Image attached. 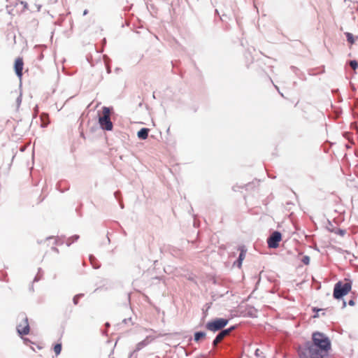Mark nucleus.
<instances>
[{"instance_id": "obj_1", "label": "nucleus", "mask_w": 358, "mask_h": 358, "mask_svg": "<svg viewBox=\"0 0 358 358\" xmlns=\"http://www.w3.org/2000/svg\"><path fill=\"white\" fill-rule=\"evenodd\" d=\"M331 348L330 338L324 333L314 331L310 341L298 348L299 358H329Z\"/></svg>"}, {"instance_id": "obj_2", "label": "nucleus", "mask_w": 358, "mask_h": 358, "mask_svg": "<svg viewBox=\"0 0 358 358\" xmlns=\"http://www.w3.org/2000/svg\"><path fill=\"white\" fill-rule=\"evenodd\" d=\"M352 282L349 279H345V282L338 281L334 287L333 297L335 299H343L345 296L350 292Z\"/></svg>"}, {"instance_id": "obj_3", "label": "nucleus", "mask_w": 358, "mask_h": 358, "mask_svg": "<svg viewBox=\"0 0 358 358\" xmlns=\"http://www.w3.org/2000/svg\"><path fill=\"white\" fill-rule=\"evenodd\" d=\"M229 320L224 317H215L208 321L205 324V328L213 333H215L224 329L228 324Z\"/></svg>"}, {"instance_id": "obj_4", "label": "nucleus", "mask_w": 358, "mask_h": 358, "mask_svg": "<svg viewBox=\"0 0 358 358\" xmlns=\"http://www.w3.org/2000/svg\"><path fill=\"white\" fill-rule=\"evenodd\" d=\"M99 123L101 129L107 131H111L113 125L110 121V110L108 107L102 108V114L99 116Z\"/></svg>"}, {"instance_id": "obj_5", "label": "nucleus", "mask_w": 358, "mask_h": 358, "mask_svg": "<svg viewBox=\"0 0 358 358\" xmlns=\"http://www.w3.org/2000/svg\"><path fill=\"white\" fill-rule=\"evenodd\" d=\"M236 249L237 252H238V256L237 259L234 262L233 266H236L238 268H241L242 266L243 261L245 257L247 249L246 248H236Z\"/></svg>"}, {"instance_id": "obj_6", "label": "nucleus", "mask_w": 358, "mask_h": 358, "mask_svg": "<svg viewBox=\"0 0 358 358\" xmlns=\"http://www.w3.org/2000/svg\"><path fill=\"white\" fill-rule=\"evenodd\" d=\"M236 249L237 252H238V256L237 259L234 262L233 266H236L238 268H241L242 266L243 261L245 257L247 249L246 248H236Z\"/></svg>"}, {"instance_id": "obj_7", "label": "nucleus", "mask_w": 358, "mask_h": 358, "mask_svg": "<svg viewBox=\"0 0 358 358\" xmlns=\"http://www.w3.org/2000/svg\"><path fill=\"white\" fill-rule=\"evenodd\" d=\"M22 320L24 322V326L22 327V324H19L17 327V331L19 335L20 336H25L29 334L30 327L28 322V318L27 317H24L22 318Z\"/></svg>"}, {"instance_id": "obj_8", "label": "nucleus", "mask_w": 358, "mask_h": 358, "mask_svg": "<svg viewBox=\"0 0 358 358\" xmlns=\"http://www.w3.org/2000/svg\"><path fill=\"white\" fill-rule=\"evenodd\" d=\"M281 234L278 231H274L268 238V246H278L281 241Z\"/></svg>"}, {"instance_id": "obj_9", "label": "nucleus", "mask_w": 358, "mask_h": 358, "mask_svg": "<svg viewBox=\"0 0 358 358\" xmlns=\"http://www.w3.org/2000/svg\"><path fill=\"white\" fill-rule=\"evenodd\" d=\"M229 330H226L224 328L218 331V334L215 336L213 339L212 344L213 346H217V344L221 342L224 338L228 336L229 334H228Z\"/></svg>"}, {"instance_id": "obj_10", "label": "nucleus", "mask_w": 358, "mask_h": 358, "mask_svg": "<svg viewBox=\"0 0 358 358\" xmlns=\"http://www.w3.org/2000/svg\"><path fill=\"white\" fill-rule=\"evenodd\" d=\"M23 66V59L22 57H17L15 61L14 69L15 73L20 78H21L22 76Z\"/></svg>"}, {"instance_id": "obj_11", "label": "nucleus", "mask_w": 358, "mask_h": 358, "mask_svg": "<svg viewBox=\"0 0 358 358\" xmlns=\"http://www.w3.org/2000/svg\"><path fill=\"white\" fill-rule=\"evenodd\" d=\"M151 341H152V339L150 338V336H147L144 340H143L142 341L139 342L136 345L135 351L141 350L144 347L147 346L150 343Z\"/></svg>"}, {"instance_id": "obj_12", "label": "nucleus", "mask_w": 358, "mask_h": 358, "mask_svg": "<svg viewBox=\"0 0 358 358\" xmlns=\"http://www.w3.org/2000/svg\"><path fill=\"white\" fill-rule=\"evenodd\" d=\"M328 309L313 307L312 308L313 312L315 313V315H313V317L316 318V317H320V315H323V316L325 315H326V311Z\"/></svg>"}, {"instance_id": "obj_13", "label": "nucleus", "mask_w": 358, "mask_h": 358, "mask_svg": "<svg viewBox=\"0 0 358 358\" xmlns=\"http://www.w3.org/2000/svg\"><path fill=\"white\" fill-rule=\"evenodd\" d=\"M206 333L203 331H195L194 334V341L196 343L199 342L201 339L205 338Z\"/></svg>"}, {"instance_id": "obj_14", "label": "nucleus", "mask_w": 358, "mask_h": 358, "mask_svg": "<svg viewBox=\"0 0 358 358\" xmlns=\"http://www.w3.org/2000/svg\"><path fill=\"white\" fill-rule=\"evenodd\" d=\"M149 129L147 128H142L137 133V136L140 139L145 140L148 138Z\"/></svg>"}, {"instance_id": "obj_15", "label": "nucleus", "mask_w": 358, "mask_h": 358, "mask_svg": "<svg viewBox=\"0 0 358 358\" xmlns=\"http://www.w3.org/2000/svg\"><path fill=\"white\" fill-rule=\"evenodd\" d=\"M296 250L298 252V255L301 256V258L300 259L301 262L305 265H308L310 264V257L308 255H303L302 252L299 251L298 250Z\"/></svg>"}, {"instance_id": "obj_16", "label": "nucleus", "mask_w": 358, "mask_h": 358, "mask_svg": "<svg viewBox=\"0 0 358 358\" xmlns=\"http://www.w3.org/2000/svg\"><path fill=\"white\" fill-rule=\"evenodd\" d=\"M89 259H90L94 268L97 269V268H100L101 265L95 262L96 258L94 257V255H90L89 256Z\"/></svg>"}, {"instance_id": "obj_17", "label": "nucleus", "mask_w": 358, "mask_h": 358, "mask_svg": "<svg viewBox=\"0 0 358 358\" xmlns=\"http://www.w3.org/2000/svg\"><path fill=\"white\" fill-rule=\"evenodd\" d=\"M62 349V345L61 343H56L53 347L54 352L57 356L61 353Z\"/></svg>"}, {"instance_id": "obj_18", "label": "nucleus", "mask_w": 358, "mask_h": 358, "mask_svg": "<svg viewBox=\"0 0 358 358\" xmlns=\"http://www.w3.org/2000/svg\"><path fill=\"white\" fill-rule=\"evenodd\" d=\"M42 276H43L42 269L41 268H39L38 270L37 274L36 275V276L34 278L33 282H35L39 281L42 278Z\"/></svg>"}, {"instance_id": "obj_19", "label": "nucleus", "mask_w": 358, "mask_h": 358, "mask_svg": "<svg viewBox=\"0 0 358 358\" xmlns=\"http://www.w3.org/2000/svg\"><path fill=\"white\" fill-rule=\"evenodd\" d=\"M83 296H84V294H78L75 295L73 298V304L78 305L79 299L80 298H82Z\"/></svg>"}, {"instance_id": "obj_20", "label": "nucleus", "mask_w": 358, "mask_h": 358, "mask_svg": "<svg viewBox=\"0 0 358 358\" xmlns=\"http://www.w3.org/2000/svg\"><path fill=\"white\" fill-rule=\"evenodd\" d=\"M346 37H347V40L352 45L354 43H355V38H354V36L353 35L351 34V33H346Z\"/></svg>"}, {"instance_id": "obj_21", "label": "nucleus", "mask_w": 358, "mask_h": 358, "mask_svg": "<svg viewBox=\"0 0 358 358\" xmlns=\"http://www.w3.org/2000/svg\"><path fill=\"white\" fill-rule=\"evenodd\" d=\"M124 324L126 325H127V324L133 325L134 322H132L131 317H128V318L123 319L122 321V323L120 324Z\"/></svg>"}, {"instance_id": "obj_22", "label": "nucleus", "mask_w": 358, "mask_h": 358, "mask_svg": "<svg viewBox=\"0 0 358 358\" xmlns=\"http://www.w3.org/2000/svg\"><path fill=\"white\" fill-rule=\"evenodd\" d=\"M350 65L352 67V69H353L354 70H355L358 66V64L355 60L350 61Z\"/></svg>"}, {"instance_id": "obj_23", "label": "nucleus", "mask_w": 358, "mask_h": 358, "mask_svg": "<svg viewBox=\"0 0 358 358\" xmlns=\"http://www.w3.org/2000/svg\"><path fill=\"white\" fill-rule=\"evenodd\" d=\"M0 280L1 281H5V282H8V279L7 278V273H3L2 276H0Z\"/></svg>"}, {"instance_id": "obj_24", "label": "nucleus", "mask_w": 358, "mask_h": 358, "mask_svg": "<svg viewBox=\"0 0 358 358\" xmlns=\"http://www.w3.org/2000/svg\"><path fill=\"white\" fill-rule=\"evenodd\" d=\"M335 233L341 236H343L346 234V231L345 230L338 229V230L336 231Z\"/></svg>"}, {"instance_id": "obj_25", "label": "nucleus", "mask_w": 358, "mask_h": 358, "mask_svg": "<svg viewBox=\"0 0 358 358\" xmlns=\"http://www.w3.org/2000/svg\"><path fill=\"white\" fill-rule=\"evenodd\" d=\"M236 329V325H233V326H231L230 327L225 329L229 330L228 334H230Z\"/></svg>"}, {"instance_id": "obj_26", "label": "nucleus", "mask_w": 358, "mask_h": 358, "mask_svg": "<svg viewBox=\"0 0 358 358\" xmlns=\"http://www.w3.org/2000/svg\"><path fill=\"white\" fill-rule=\"evenodd\" d=\"M262 352H261L259 350V349H256L255 352V355L257 357H262Z\"/></svg>"}, {"instance_id": "obj_27", "label": "nucleus", "mask_w": 358, "mask_h": 358, "mask_svg": "<svg viewBox=\"0 0 358 358\" xmlns=\"http://www.w3.org/2000/svg\"><path fill=\"white\" fill-rule=\"evenodd\" d=\"M348 305L350 306H354L355 305V299L352 298L350 300L348 301Z\"/></svg>"}, {"instance_id": "obj_28", "label": "nucleus", "mask_w": 358, "mask_h": 358, "mask_svg": "<svg viewBox=\"0 0 358 358\" xmlns=\"http://www.w3.org/2000/svg\"><path fill=\"white\" fill-rule=\"evenodd\" d=\"M20 3L23 6L24 9H28V4L27 2L21 1Z\"/></svg>"}, {"instance_id": "obj_29", "label": "nucleus", "mask_w": 358, "mask_h": 358, "mask_svg": "<svg viewBox=\"0 0 358 358\" xmlns=\"http://www.w3.org/2000/svg\"><path fill=\"white\" fill-rule=\"evenodd\" d=\"M51 250H52V252H54L55 253H56V254H58V253H59V250H58L57 248H56V247L51 248Z\"/></svg>"}, {"instance_id": "obj_30", "label": "nucleus", "mask_w": 358, "mask_h": 358, "mask_svg": "<svg viewBox=\"0 0 358 358\" xmlns=\"http://www.w3.org/2000/svg\"><path fill=\"white\" fill-rule=\"evenodd\" d=\"M342 300H343L342 308H344L347 306V302L343 299Z\"/></svg>"}, {"instance_id": "obj_31", "label": "nucleus", "mask_w": 358, "mask_h": 358, "mask_svg": "<svg viewBox=\"0 0 358 358\" xmlns=\"http://www.w3.org/2000/svg\"><path fill=\"white\" fill-rule=\"evenodd\" d=\"M49 241H53V243H57V239L56 238H50L48 239Z\"/></svg>"}, {"instance_id": "obj_32", "label": "nucleus", "mask_w": 358, "mask_h": 358, "mask_svg": "<svg viewBox=\"0 0 358 358\" xmlns=\"http://www.w3.org/2000/svg\"><path fill=\"white\" fill-rule=\"evenodd\" d=\"M136 352V351H135V350H134V352H132L130 354V356H129V358H133V355H134V353H135Z\"/></svg>"}, {"instance_id": "obj_33", "label": "nucleus", "mask_w": 358, "mask_h": 358, "mask_svg": "<svg viewBox=\"0 0 358 358\" xmlns=\"http://www.w3.org/2000/svg\"><path fill=\"white\" fill-rule=\"evenodd\" d=\"M29 289H30V290H31V291H33V290H34V286H33V285H31V286L29 287Z\"/></svg>"}, {"instance_id": "obj_34", "label": "nucleus", "mask_w": 358, "mask_h": 358, "mask_svg": "<svg viewBox=\"0 0 358 358\" xmlns=\"http://www.w3.org/2000/svg\"><path fill=\"white\" fill-rule=\"evenodd\" d=\"M314 248V249H315V250H317V251H319V252L320 251V250L318 249V248H317V247H315V248Z\"/></svg>"}, {"instance_id": "obj_35", "label": "nucleus", "mask_w": 358, "mask_h": 358, "mask_svg": "<svg viewBox=\"0 0 358 358\" xmlns=\"http://www.w3.org/2000/svg\"><path fill=\"white\" fill-rule=\"evenodd\" d=\"M109 325H110V324H109V323H108V322H106V327H108Z\"/></svg>"}, {"instance_id": "obj_36", "label": "nucleus", "mask_w": 358, "mask_h": 358, "mask_svg": "<svg viewBox=\"0 0 358 358\" xmlns=\"http://www.w3.org/2000/svg\"><path fill=\"white\" fill-rule=\"evenodd\" d=\"M239 358H241V357H239Z\"/></svg>"}, {"instance_id": "obj_37", "label": "nucleus", "mask_w": 358, "mask_h": 358, "mask_svg": "<svg viewBox=\"0 0 358 358\" xmlns=\"http://www.w3.org/2000/svg\"><path fill=\"white\" fill-rule=\"evenodd\" d=\"M239 358H241V357H239Z\"/></svg>"}]
</instances>
